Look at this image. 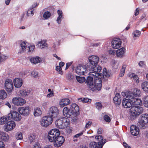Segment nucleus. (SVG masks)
<instances>
[{"label":"nucleus","mask_w":148,"mask_h":148,"mask_svg":"<svg viewBox=\"0 0 148 148\" xmlns=\"http://www.w3.org/2000/svg\"><path fill=\"white\" fill-rule=\"evenodd\" d=\"M8 115L10 120L12 119L15 121H18L21 119V114L14 111H11Z\"/></svg>","instance_id":"11"},{"label":"nucleus","mask_w":148,"mask_h":148,"mask_svg":"<svg viewBox=\"0 0 148 148\" xmlns=\"http://www.w3.org/2000/svg\"><path fill=\"white\" fill-rule=\"evenodd\" d=\"M13 82L15 87L16 88L21 87L23 84V81L21 78H16L13 80Z\"/></svg>","instance_id":"19"},{"label":"nucleus","mask_w":148,"mask_h":148,"mask_svg":"<svg viewBox=\"0 0 148 148\" xmlns=\"http://www.w3.org/2000/svg\"><path fill=\"white\" fill-rule=\"evenodd\" d=\"M111 64L113 67L114 69H116L118 68L119 64L117 63V61L114 60H112L111 61Z\"/></svg>","instance_id":"47"},{"label":"nucleus","mask_w":148,"mask_h":148,"mask_svg":"<svg viewBox=\"0 0 148 148\" xmlns=\"http://www.w3.org/2000/svg\"><path fill=\"white\" fill-rule=\"evenodd\" d=\"M56 69L59 74L61 75L62 74V69L60 66H57L56 67Z\"/></svg>","instance_id":"57"},{"label":"nucleus","mask_w":148,"mask_h":148,"mask_svg":"<svg viewBox=\"0 0 148 148\" xmlns=\"http://www.w3.org/2000/svg\"><path fill=\"white\" fill-rule=\"evenodd\" d=\"M18 111L22 115L27 116L29 114L30 108L28 106L22 107L18 109Z\"/></svg>","instance_id":"16"},{"label":"nucleus","mask_w":148,"mask_h":148,"mask_svg":"<svg viewBox=\"0 0 148 148\" xmlns=\"http://www.w3.org/2000/svg\"><path fill=\"white\" fill-rule=\"evenodd\" d=\"M86 65V67L87 71L88 70L91 71L89 73L92 72L99 73L100 72L102 69L101 66H96L93 64H91L89 62L87 63Z\"/></svg>","instance_id":"7"},{"label":"nucleus","mask_w":148,"mask_h":148,"mask_svg":"<svg viewBox=\"0 0 148 148\" xmlns=\"http://www.w3.org/2000/svg\"><path fill=\"white\" fill-rule=\"evenodd\" d=\"M5 88L8 92H11L13 89V84L12 80L10 79H6L5 83Z\"/></svg>","instance_id":"9"},{"label":"nucleus","mask_w":148,"mask_h":148,"mask_svg":"<svg viewBox=\"0 0 148 148\" xmlns=\"http://www.w3.org/2000/svg\"><path fill=\"white\" fill-rule=\"evenodd\" d=\"M71 101L69 99H63L60 101V106H64L69 105Z\"/></svg>","instance_id":"26"},{"label":"nucleus","mask_w":148,"mask_h":148,"mask_svg":"<svg viewBox=\"0 0 148 148\" xmlns=\"http://www.w3.org/2000/svg\"><path fill=\"white\" fill-rule=\"evenodd\" d=\"M132 92L136 97L140 96L141 91L139 89L137 88L134 89Z\"/></svg>","instance_id":"38"},{"label":"nucleus","mask_w":148,"mask_h":148,"mask_svg":"<svg viewBox=\"0 0 148 148\" xmlns=\"http://www.w3.org/2000/svg\"><path fill=\"white\" fill-rule=\"evenodd\" d=\"M7 96V93L4 90H1L0 91V98L5 99Z\"/></svg>","instance_id":"39"},{"label":"nucleus","mask_w":148,"mask_h":148,"mask_svg":"<svg viewBox=\"0 0 148 148\" xmlns=\"http://www.w3.org/2000/svg\"><path fill=\"white\" fill-rule=\"evenodd\" d=\"M83 134V132H82L80 133L77 134L74 136V138H77L79 137V136H82Z\"/></svg>","instance_id":"64"},{"label":"nucleus","mask_w":148,"mask_h":148,"mask_svg":"<svg viewBox=\"0 0 148 148\" xmlns=\"http://www.w3.org/2000/svg\"><path fill=\"white\" fill-rule=\"evenodd\" d=\"M29 49V52L32 53L34 50L35 47L34 45H31L28 47Z\"/></svg>","instance_id":"55"},{"label":"nucleus","mask_w":148,"mask_h":148,"mask_svg":"<svg viewBox=\"0 0 148 148\" xmlns=\"http://www.w3.org/2000/svg\"><path fill=\"white\" fill-rule=\"evenodd\" d=\"M147 123H148V114H142L140 116L138 121L139 127L144 129L145 127V125Z\"/></svg>","instance_id":"8"},{"label":"nucleus","mask_w":148,"mask_h":148,"mask_svg":"<svg viewBox=\"0 0 148 148\" xmlns=\"http://www.w3.org/2000/svg\"><path fill=\"white\" fill-rule=\"evenodd\" d=\"M136 97L132 92H129L127 94L126 98L128 99V100L132 102V103L133 101H134Z\"/></svg>","instance_id":"28"},{"label":"nucleus","mask_w":148,"mask_h":148,"mask_svg":"<svg viewBox=\"0 0 148 148\" xmlns=\"http://www.w3.org/2000/svg\"><path fill=\"white\" fill-rule=\"evenodd\" d=\"M20 46L23 51L25 50L27 47V45L26 43L23 41L21 43Z\"/></svg>","instance_id":"52"},{"label":"nucleus","mask_w":148,"mask_h":148,"mask_svg":"<svg viewBox=\"0 0 148 148\" xmlns=\"http://www.w3.org/2000/svg\"><path fill=\"white\" fill-rule=\"evenodd\" d=\"M76 73L79 75H84L87 73L86 66L85 65H79L75 68Z\"/></svg>","instance_id":"13"},{"label":"nucleus","mask_w":148,"mask_h":148,"mask_svg":"<svg viewBox=\"0 0 148 148\" xmlns=\"http://www.w3.org/2000/svg\"><path fill=\"white\" fill-rule=\"evenodd\" d=\"M103 77L102 74L98 73H89V76L87 78L86 82L89 88L93 91L95 90H100Z\"/></svg>","instance_id":"1"},{"label":"nucleus","mask_w":148,"mask_h":148,"mask_svg":"<svg viewBox=\"0 0 148 148\" xmlns=\"http://www.w3.org/2000/svg\"><path fill=\"white\" fill-rule=\"evenodd\" d=\"M103 75L107 77H109L110 76V73L109 71H107L105 68H103Z\"/></svg>","instance_id":"50"},{"label":"nucleus","mask_w":148,"mask_h":148,"mask_svg":"<svg viewBox=\"0 0 148 148\" xmlns=\"http://www.w3.org/2000/svg\"><path fill=\"white\" fill-rule=\"evenodd\" d=\"M79 110L78 106L75 103H72L70 106L65 107L63 110V115L67 118L78 112Z\"/></svg>","instance_id":"3"},{"label":"nucleus","mask_w":148,"mask_h":148,"mask_svg":"<svg viewBox=\"0 0 148 148\" xmlns=\"http://www.w3.org/2000/svg\"><path fill=\"white\" fill-rule=\"evenodd\" d=\"M99 59V57L95 56H91L88 58L89 62L96 66H97V64L98 63Z\"/></svg>","instance_id":"17"},{"label":"nucleus","mask_w":148,"mask_h":148,"mask_svg":"<svg viewBox=\"0 0 148 148\" xmlns=\"http://www.w3.org/2000/svg\"><path fill=\"white\" fill-rule=\"evenodd\" d=\"M95 139L97 140L99 142L98 143H101V144H103V145L106 142V140L104 139L103 140V138L101 135H99L98 136H96L95 137Z\"/></svg>","instance_id":"30"},{"label":"nucleus","mask_w":148,"mask_h":148,"mask_svg":"<svg viewBox=\"0 0 148 148\" xmlns=\"http://www.w3.org/2000/svg\"><path fill=\"white\" fill-rule=\"evenodd\" d=\"M29 72V70H26L25 71L21 72L20 73V75L21 77H24L25 76H27L29 74L28 73Z\"/></svg>","instance_id":"46"},{"label":"nucleus","mask_w":148,"mask_h":148,"mask_svg":"<svg viewBox=\"0 0 148 148\" xmlns=\"http://www.w3.org/2000/svg\"><path fill=\"white\" fill-rule=\"evenodd\" d=\"M122 105L124 108H128L132 107L133 104L132 102L128 100V99L124 98L122 101Z\"/></svg>","instance_id":"18"},{"label":"nucleus","mask_w":148,"mask_h":148,"mask_svg":"<svg viewBox=\"0 0 148 148\" xmlns=\"http://www.w3.org/2000/svg\"><path fill=\"white\" fill-rule=\"evenodd\" d=\"M130 132L132 135L136 136L139 133V130L136 125H133L131 126Z\"/></svg>","instance_id":"21"},{"label":"nucleus","mask_w":148,"mask_h":148,"mask_svg":"<svg viewBox=\"0 0 148 148\" xmlns=\"http://www.w3.org/2000/svg\"><path fill=\"white\" fill-rule=\"evenodd\" d=\"M37 138V136L35 134H30L28 136V138L30 143L34 141Z\"/></svg>","instance_id":"34"},{"label":"nucleus","mask_w":148,"mask_h":148,"mask_svg":"<svg viewBox=\"0 0 148 148\" xmlns=\"http://www.w3.org/2000/svg\"><path fill=\"white\" fill-rule=\"evenodd\" d=\"M79 101H82V103H90L91 101V99H89L87 98H81L78 99Z\"/></svg>","instance_id":"37"},{"label":"nucleus","mask_w":148,"mask_h":148,"mask_svg":"<svg viewBox=\"0 0 148 148\" xmlns=\"http://www.w3.org/2000/svg\"><path fill=\"white\" fill-rule=\"evenodd\" d=\"M103 146V144H101L100 143H98V144L94 141L91 142L89 144L90 148H102Z\"/></svg>","instance_id":"22"},{"label":"nucleus","mask_w":148,"mask_h":148,"mask_svg":"<svg viewBox=\"0 0 148 148\" xmlns=\"http://www.w3.org/2000/svg\"><path fill=\"white\" fill-rule=\"evenodd\" d=\"M55 123L57 128L60 129H64L69 126L70 121L68 119L63 117L57 119Z\"/></svg>","instance_id":"4"},{"label":"nucleus","mask_w":148,"mask_h":148,"mask_svg":"<svg viewBox=\"0 0 148 148\" xmlns=\"http://www.w3.org/2000/svg\"><path fill=\"white\" fill-rule=\"evenodd\" d=\"M130 77L131 78H133L134 79L136 82L138 83L139 82V78L138 76L134 73H132L130 75Z\"/></svg>","instance_id":"41"},{"label":"nucleus","mask_w":148,"mask_h":148,"mask_svg":"<svg viewBox=\"0 0 148 148\" xmlns=\"http://www.w3.org/2000/svg\"><path fill=\"white\" fill-rule=\"evenodd\" d=\"M143 110L142 108L140 106H133L130 109V115L131 116L135 118L141 114Z\"/></svg>","instance_id":"5"},{"label":"nucleus","mask_w":148,"mask_h":148,"mask_svg":"<svg viewBox=\"0 0 148 148\" xmlns=\"http://www.w3.org/2000/svg\"><path fill=\"white\" fill-rule=\"evenodd\" d=\"M12 103L17 106H22L26 103L25 100L20 97H15L12 99Z\"/></svg>","instance_id":"14"},{"label":"nucleus","mask_w":148,"mask_h":148,"mask_svg":"<svg viewBox=\"0 0 148 148\" xmlns=\"http://www.w3.org/2000/svg\"><path fill=\"white\" fill-rule=\"evenodd\" d=\"M51 16V14L50 12L48 11L45 12L43 15V18L45 19H48Z\"/></svg>","instance_id":"44"},{"label":"nucleus","mask_w":148,"mask_h":148,"mask_svg":"<svg viewBox=\"0 0 148 148\" xmlns=\"http://www.w3.org/2000/svg\"><path fill=\"white\" fill-rule=\"evenodd\" d=\"M132 34L134 38L138 37L141 34V32L138 30H136L133 32Z\"/></svg>","instance_id":"42"},{"label":"nucleus","mask_w":148,"mask_h":148,"mask_svg":"<svg viewBox=\"0 0 148 148\" xmlns=\"http://www.w3.org/2000/svg\"><path fill=\"white\" fill-rule=\"evenodd\" d=\"M96 108L98 110H100L102 108V106L100 102H96Z\"/></svg>","instance_id":"54"},{"label":"nucleus","mask_w":148,"mask_h":148,"mask_svg":"<svg viewBox=\"0 0 148 148\" xmlns=\"http://www.w3.org/2000/svg\"><path fill=\"white\" fill-rule=\"evenodd\" d=\"M132 104L135 105H141L142 104V101L141 99L135 98L134 101L132 102Z\"/></svg>","instance_id":"35"},{"label":"nucleus","mask_w":148,"mask_h":148,"mask_svg":"<svg viewBox=\"0 0 148 148\" xmlns=\"http://www.w3.org/2000/svg\"><path fill=\"white\" fill-rule=\"evenodd\" d=\"M108 53L112 57L115 56L116 55V51L113 49H110L108 51Z\"/></svg>","instance_id":"49"},{"label":"nucleus","mask_w":148,"mask_h":148,"mask_svg":"<svg viewBox=\"0 0 148 148\" xmlns=\"http://www.w3.org/2000/svg\"><path fill=\"white\" fill-rule=\"evenodd\" d=\"M126 49L124 47H122L116 50V56L118 58H122L124 55Z\"/></svg>","instance_id":"20"},{"label":"nucleus","mask_w":148,"mask_h":148,"mask_svg":"<svg viewBox=\"0 0 148 148\" xmlns=\"http://www.w3.org/2000/svg\"><path fill=\"white\" fill-rule=\"evenodd\" d=\"M57 12L58 16L56 20L57 23L59 24H61V21L64 18V15L62 11L61 10H58Z\"/></svg>","instance_id":"23"},{"label":"nucleus","mask_w":148,"mask_h":148,"mask_svg":"<svg viewBox=\"0 0 148 148\" xmlns=\"http://www.w3.org/2000/svg\"><path fill=\"white\" fill-rule=\"evenodd\" d=\"M42 113V111L40 108H37L34 110V114L35 116H40Z\"/></svg>","instance_id":"36"},{"label":"nucleus","mask_w":148,"mask_h":148,"mask_svg":"<svg viewBox=\"0 0 148 148\" xmlns=\"http://www.w3.org/2000/svg\"><path fill=\"white\" fill-rule=\"evenodd\" d=\"M141 88L145 92H148V82L145 81L141 84Z\"/></svg>","instance_id":"29"},{"label":"nucleus","mask_w":148,"mask_h":148,"mask_svg":"<svg viewBox=\"0 0 148 148\" xmlns=\"http://www.w3.org/2000/svg\"><path fill=\"white\" fill-rule=\"evenodd\" d=\"M60 132L58 130L53 129L50 130L48 135V138L50 141H54L55 147H59L61 146L64 141V138L62 136H59Z\"/></svg>","instance_id":"2"},{"label":"nucleus","mask_w":148,"mask_h":148,"mask_svg":"<svg viewBox=\"0 0 148 148\" xmlns=\"http://www.w3.org/2000/svg\"><path fill=\"white\" fill-rule=\"evenodd\" d=\"M104 119L107 122H109L110 121V119L109 116L107 115H105L103 116Z\"/></svg>","instance_id":"59"},{"label":"nucleus","mask_w":148,"mask_h":148,"mask_svg":"<svg viewBox=\"0 0 148 148\" xmlns=\"http://www.w3.org/2000/svg\"><path fill=\"white\" fill-rule=\"evenodd\" d=\"M66 77L67 79L69 81H72L75 78V76L72 73H68L66 74Z\"/></svg>","instance_id":"40"},{"label":"nucleus","mask_w":148,"mask_h":148,"mask_svg":"<svg viewBox=\"0 0 148 148\" xmlns=\"http://www.w3.org/2000/svg\"><path fill=\"white\" fill-rule=\"evenodd\" d=\"M48 105V102L46 101H43L42 103V106L44 108H47Z\"/></svg>","instance_id":"61"},{"label":"nucleus","mask_w":148,"mask_h":148,"mask_svg":"<svg viewBox=\"0 0 148 148\" xmlns=\"http://www.w3.org/2000/svg\"><path fill=\"white\" fill-rule=\"evenodd\" d=\"M17 140H21L23 138L22 134L21 132H17L16 135Z\"/></svg>","instance_id":"51"},{"label":"nucleus","mask_w":148,"mask_h":148,"mask_svg":"<svg viewBox=\"0 0 148 148\" xmlns=\"http://www.w3.org/2000/svg\"><path fill=\"white\" fill-rule=\"evenodd\" d=\"M144 105L145 106L148 108V96H145L143 99Z\"/></svg>","instance_id":"45"},{"label":"nucleus","mask_w":148,"mask_h":148,"mask_svg":"<svg viewBox=\"0 0 148 148\" xmlns=\"http://www.w3.org/2000/svg\"><path fill=\"white\" fill-rule=\"evenodd\" d=\"M92 123V122L91 121H89L88 123H86L85 126V127L86 128H89L90 126Z\"/></svg>","instance_id":"63"},{"label":"nucleus","mask_w":148,"mask_h":148,"mask_svg":"<svg viewBox=\"0 0 148 148\" xmlns=\"http://www.w3.org/2000/svg\"><path fill=\"white\" fill-rule=\"evenodd\" d=\"M54 93L53 91H52V92L48 94L47 95V97L50 98L51 97H53L54 95Z\"/></svg>","instance_id":"62"},{"label":"nucleus","mask_w":148,"mask_h":148,"mask_svg":"<svg viewBox=\"0 0 148 148\" xmlns=\"http://www.w3.org/2000/svg\"><path fill=\"white\" fill-rule=\"evenodd\" d=\"M9 139V136L8 134L4 132H0V139L4 141H7Z\"/></svg>","instance_id":"25"},{"label":"nucleus","mask_w":148,"mask_h":148,"mask_svg":"<svg viewBox=\"0 0 148 148\" xmlns=\"http://www.w3.org/2000/svg\"><path fill=\"white\" fill-rule=\"evenodd\" d=\"M59 113V110L56 107L52 106L49 108L48 111L49 116L53 119L57 117Z\"/></svg>","instance_id":"10"},{"label":"nucleus","mask_w":148,"mask_h":148,"mask_svg":"<svg viewBox=\"0 0 148 148\" xmlns=\"http://www.w3.org/2000/svg\"><path fill=\"white\" fill-rule=\"evenodd\" d=\"M31 75L34 77H38V73L35 71H34L31 73Z\"/></svg>","instance_id":"56"},{"label":"nucleus","mask_w":148,"mask_h":148,"mask_svg":"<svg viewBox=\"0 0 148 148\" xmlns=\"http://www.w3.org/2000/svg\"><path fill=\"white\" fill-rule=\"evenodd\" d=\"M126 67V65H124L122 66V69H121V72L119 74V76L120 77L123 76L125 73V68Z\"/></svg>","instance_id":"48"},{"label":"nucleus","mask_w":148,"mask_h":148,"mask_svg":"<svg viewBox=\"0 0 148 148\" xmlns=\"http://www.w3.org/2000/svg\"><path fill=\"white\" fill-rule=\"evenodd\" d=\"M121 43V42L120 39L114 38L112 42V47L114 49H118L120 47Z\"/></svg>","instance_id":"15"},{"label":"nucleus","mask_w":148,"mask_h":148,"mask_svg":"<svg viewBox=\"0 0 148 148\" xmlns=\"http://www.w3.org/2000/svg\"><path fill=\"white\" fill-rule=\"evenodd\" d=\"M34 12L32 10H29L27 12V15L28 16H32L34 15Z\"/></svg>","instance_id":"60"},{"label":"nucleus","mask_w":148,"mask_h":148,"mask_svg":"<svg viewBox=\"0 0 148 148\" xmlns=\"http://www.w3.org/2000/svg\"><path fill=\"white\" fill-rule=\"evenodd\" d=\"M121 96L119 93L116 94L113 100L115 104L116 105H119L121 103Z\"/></svg>","instance_id":"24"},{"label":"nucleus","mask_w":148,"mask_h":148,"mask_svg":"<svg viewBox=\"0 0 148 148\" xmlns=\"http://www.w3.org/2000/svg\"><path fill=\"white\" fill-rule=\"evenodd\" d=\"M9 120L10 119L8 115L7 116L1 117L0 118V124L3 125L4 124Z\"/></svg>","instance_id":"31"},{"label":"nucleus","mask_w":148,"mask_h":148,"mask_svg":"<svg viewBox=\"0 0 148 148\" xmlns=\"http://www.w3.org/2000/svg\"><path fill=\"white\" fill-rule=\"evenodd\" d=\"M7 58V57L6 56L0 53V63Z\"/></svg>","instance_id":"53"},{"label":"nucleus","mask_w":148,"mask_h":148,"mask_svg":"<svg viewBox=\"0 0 148 148\" xmlns=\"http://www.w3.org/2000/svg\"><path fill=\"white\" fill-rule=\"evenodd\" d=\"M76 77L77 81L79 83H82L85 81V78L84 77L77 76H76Z\"/></svg>","instance_id":"43"},{"label":"nucleus","mask_w":148,"mask_h":148,"mask_svg":"<svg viewBox=\"0 0 148 148\" xmlns=\"http://www.w3.org/2000/svg\"><path fill=\"white\" fill-rule=\"evenodd\" d=\"M40 58L38 56L31 58L30 60V62L32 63L36 64L40 62Z\"/></svg>","instance_id":"32"},{"label":"nucleus","mask_w":148,"mask_h":148,"mask_svg":"<svg viewBox=\"0 0 148 148\" xmlns=\"http://www.w3.org/2000/svg\"><path fill=\"white\" fill-rule=\"evenodd\" d=\"M37 47L40 49H42L47 47L46 40H43L38 42L37 44Z\"/></svg>","instance_id":"27"},{"label":"nucleus","mask_w":148,"mask_h":148,"mask_svg":"<svg viewBox=\"0 0 148 148\" xmlns=\"http://www.w3.org/2000/svg\"><path fill=\"white\" fill-rule=\"evenodd\" d=\"M16 126L15 122L12 121H10L8 122L4 126L3 128L4 130L8 132L13 130Z\"/></svg>","instance_id":"12"},{"label":"nucleus","mask_w":148,"mask_h":148,"mask_svg":"<svg viewBox=\"0 0 148 148\" xmlns=\"http://www.w3.org/2000/svg\"><path fill=\"white\" fill-rule=\"evenodd\" d=\"M138 65L141 67H144L146 66L145 63L144 61H141L138 63Z\"/></svg>","instance_id":"58"},{"label":"nucleus","mask_w":148,"mask_h":148,"mask_svg":"<svg viewBox=\"0 0 148 148\" xmlns=\"http://www.w3.org/2000/svg\"><path fill=\"white\" fill-rule=\"evenodd\" d=\"M30 90H21L19 91V93L20 95L23 97H25L26 96L29 95L30 93Z\"/></svg>","instance_id":"33"},{"label":"nucleus","mask_w":148,"mask_h":148,"mask_svg":"<svg viewBox=\"0 0 148 148\" xmlns=\"http://www.w3.org/2000/svg\"><path fill=\"white\" fill-rule=\"evenodd\" d=\"M53 121V119L49 115L43 117L40 121V125L43 127H47L51 125Z\"/></svg>","instance_id":"6"}]
</instances>
